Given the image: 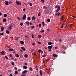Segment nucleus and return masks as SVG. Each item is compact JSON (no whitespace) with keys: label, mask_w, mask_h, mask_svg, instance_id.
I'll list each match as a JSON object with an SVG mask.
<instances>
[{"label":"nucleus","mask_w":76,"mask_h":76,"mask_svg":"<svg viewBox=\"0 0 76 76\" xmlns=\"http://www.w3.org/2000/svg\"><path fill=\"white\" fill-rule=\"evenodd\" d=\"M11 64L12 65H15V63L13 62H12V63H11Z\"/></svg>","instance_id":"c9c22d12"},{"label":"nucleus","mask_w":76,"mask_h":76,"mask_svg":"<svg viewBox=\"0 0 76 76\" xmlns=\"http://www.w3.org/2000/svg\"><path fill=\"white\" fill-rule=\"evenodd\" d=\"M60 6H58V9L56 10V12H58L59 11H60Z\"/></svg>","instance_id":"7ed1b4c3"},{"label":"nucleus","mask_w":76,"mask_h":76,"mask_svg":"<svg viewBox=\"0 0 76 76\" xmlns=\"http://www.w3.org/2000/svg\"><path fill=\"white\" fill-rule=\"evenodd\" d=\"M37 53V51H35L34 52V56H36V54Z\"/></svg>","instance_id":"c756f323"},{"label":"nucleus","mask_w":76,"mask_h":76,"mask_svg":"<svg viewBox=\"0 0 76 76\" xmlns=\"http://www.w3.org/2000/svg\"><path fill=\"white\" fill-rule=\"evenodd\" d=\"M25 23L26 25H29V23L28 21L26 22Z\"/></svg>","instance_id":"f3484780"},{"label":"nucleus","mask_w":76,"mask_h":76,"mask_svg":"<svg viewBox=\"0 0 76 76\" xmlns=\"http://www.w3.org/2000/svg\"><path fill=\"white\" fill-rule=\"evenodd\" d=\"M24 57L25 58H27V57H28V55L27 54H25L24 55Z\"/></svg>","instance_id":"cd10ccee"},{"label":"nucleus","mask_w":76,"mask_h":76,"mask_svg":"<svg viewBox=\"0 0 76 76\" xmlns=\"http://www.w3.org/2000/svg\"><path fill=\"white\" fill-rule=\"evenodd\" d=\"M25 76V74H23V75H21V76Z\"/></svg>","instance_id":"3c124183"},{"label":"nucleus","mask_w":76,"mask_h":76,"mask_svg":"<svg viewBox=\"0 0 76 76\" xmlns=\"http://www.w3.org/2000/svg\"><path fill=\"white\" fill-rule=\"evenodd\" d=\"M59 42H61V41H62V39H59Z\"/></svg>","instance_id":"37998d69"},{"label":"nucleus","mask_w":76,"mask_h":76,"mask_svg":"<svg viewBox=\"0 0 76 76\" xmlns=\"http://www.w3.org/2000/svg\"><path fill=\"white\" fill-rule=\"evenodd\" d=\"M4 27L2 26L1 27V31H4Z\"/></svg>","instance_id":"20e7f679"},{"label":"nucleus","mask_w":76,"mask_h":76,"mask_svg":"<svg viewBox=\"0 0 76 76\" xmlns=\"http://www.w3.org/2000/svg\"><path fill=\"white\" fill-rule=\"evenodd\" d=\"M34 35L33 34H32L31 35L32 38H34Z\"/></svg>","instance_id":"09e8293b"},{"label":"nucleus","mask_w":76,"mask_h":76,"mask_svg":"<svg viewBox=\"0 0 76 76\" xmlns=\"http://www.w3.org/2000/svg\"><path fill=\"white\" fill-rule=\"evenodd\" d=\"M29 5H30V6H32V4L30 3Z\"/></svg>","instance_id":"5fc2aeb1"},{"label":"nucleus","mask_w":76,"mask_h":76,"mask_svg":"<svg viewBox=\"0 0 76 76\" xmlns=\"http://www.w3.org/2000/svg\"><path fill=\"white\" fill-rule=\"evenodd\" d=\"M15 75H17V74H18V72H17V71L16 70L15 72Z\"/></svg>","instance_id":"b1692460"},{"label":"nucleus","mask_w":76,"mask_h":76,"mask_svg":"<svg viewBox=\"0 0 76 76\" xmlns=\"http://www.w3.org/2000/svg\"><path fill=\"white\" fill-rule=\"evenodd\" d=\"M43 8L44 9H45V10L46 9H47V7L45 6H44L43 7Z\"/></svg>","instance_id":"423d86ee"},{"label":"nucleus","mask_w":76,"mask_h":76,"mask_svg":"<svg viewBox=\"0 0 76 76\" xmlns=\"http://www.w3.org/2000/svg\"><path fill=\"white\" fill-rule=\"evenodd\" d=\"M50 29L49 28H48L47 30V31H48V32H50Z\"/></svg>","instance_id":"8fccbe9b"},{"label":"nucleus","mask_w":76,"mask_h":76,"mask_svg":"<svg viewBox=\"0 0 76 76\" xmlns=\"http://www.w3.org/2000/svg\"><path fill=\"white\" fill-rule=\"evenodd\" d=\"M15 69L16 70H17L18 69H17V67H15Z\"/></svg>","instance_id":"052dcab7"},{"label":"nucleus","mask_w":76,"mask_h":76,"mask_svg":"<svg viewBox=\"0 0 76 76\" xmlns=\"http://www.w3.org/2000/svg\"><path fill=\"white\" fill-rule=\"evenodd\" d=\"M5 57L6 59H8V57L7 56H5Z\"/></svg>","instance_id":"a19ab883"},{"label":"nucleus","mask_w":76,"mask_h":76,"mask_svg":"<svg viewBox=\"0 0 76 76\" xmlns=\"http://www.w3.org/2000/svg\"><path fill=\"white\" fill-rule=\"evenodd\" d=\"M9 3V2H8V1H5L4 2L5 4L6 5H8V3Z\"/></svg>","instance_id":"2eb2a0df"},{"label":"nucleus","mask_w":76,"mask_h":76,"mask_svg":"<svg viewBox=\"0 0 76 76\" xmlns=\"http://www.w3.org/2000/svg\"><path fill=\"white\" fill-rule=\"evenodd\" d=\"M44 32V30H42L40 31V32H41V33H42V32Z\"/></svg>","instance_id":"2f4dec72"},{"label":"nucleus","mask_w":76,"mask_h":76,"mask_svg":"<svg viewBox=\"0 0 76 76\" xmlns=\"http://www.w3.org/2000/svg\"><path fill=\"white\" fill-rule=\"evenodd\" d=\"M48 44L49 45H51L52 44V42H50L48 43Z\"/></svg>","instance_id":"6ab92c4d"},{"label":"nucleus","mask_w":76,"mask_h":76,"mask_svg":"<svg viewBox=\"0 0 76 76\" xmlns=\"http://www.w3.org/2000/svg\"><path fill=\"white\" fill-rule=\"evenodd\" d=\"M26 18V15H24L23 17V19H25Z\"/></svg>","instance_id":"39448f33"},{"label":"nucleus","mask_w":76,"mask_h":76,"mask_svg":"<svg viewBox=\"0 0 76 76\" xmlns=\"http://www.w3.org/2000/svg\"><path fill=\"white\" fill-rule=\"evenodd\" d=\"M64 18V16H63L61 18V19H63Z\"/></svg>","instance_id":"864d4df0"},{"label":"nucleus","mask_w":76,"mask_h":76,"mask_svg":"<svg viewBox=\"0 0 76 76\" xmlns=\"http://www.w3.org/2000/svg\"><path fill=\"white\" fill-rule=\"evenodd\" d=\"M3 21L4 22H6V19H3Z\"/></svg>","instance_id":"7c9ffc66"},{"label":"nucleus","mask_w":76,"mask_h":76,"mask_svg":"<svg viewBox=\"0 0 76 76\" xmlns=\"http://www.w3.org/2000/svg\"><path fill=\"white\" fill-rule=\"evenodd\" d=\"M41 37H42L41 35H38V38H41Z\"/></svg>","instance_id":"412c9836"},{"label":"nucleus","mask_w":76,"mask_h":76,"mask_svg":"<svg viewBox=\"0 0 76 76\" xmlns=\"http://www.w3.org/2000/svg\"><path fill=\"white\" fill-rule=\"evenodd\" d=\"M60 13L58 12L57 13L58 16H60Z\"/></svg>","instance_id":"bf43d9fd"},{"label":"nucleus","mask_w":76,"mask_h":76,"mask_svg":"<svg viewBox=\"0 0 76 76\" xmlns=\"http://www.w3.org/2000/svg\"><path fill=\"white\" fill-rule=\"evenodd\" d=\"M23 11H25V10H26L25 8L23 9Z\"/></svg>","instance_id":"69168bd1"},{"label":"nucleus","mask_w":76,"mask_h":76,"mask_svg":"<svg viewBox=\"0 0 76 76\" xmlns=\"http://www.w3.org/2000/svg\"><path fill=\"white\" fill-rule=\"evenodd\" d=\"M16 3L17 5H20V6H21V5H22L21 2H20V1H17Z\"/></svg>","instance_id":"f03ea898"},{"label":"nucleus","mask_w":76,"mask_h":76,"mask_svg":"<svg viewBox=\"0 0 76 76\" xmlns=\"http://www.w3.org/2000/svg\"><path fill=\"white\" fill-rule=\"evenodd\" d=\"M29 69L30 70V71H32V68L31 67L29 68Z\"/></svg>","instance_id":"473e14b6"},{"label":"nucleus","mask_w":76,"mask_h":76,"mask_svg":"<svg viewBox=\"0 0 76 76\" xmlns=\"http://www.w3.org/2000/svg\"><path fill=\"white\" fill-rule=\"evenodd\" d=\"M41 1H42V3H44V1H45V0H41Z\"/></svg>","instance_id":"58836bf2"},{"label":"nucleus","mask_w":76,"mask_h":76,"mask_svg":"<svg viewBox=\"0 0 76 76\" xmlns=\"http://www.w3.org/2000/svg\"><path fill=\"white\" fill-rule=\"evenodd\" d=\"M27 19H30V18L29 17H28L27 18Z\"/></svg>","instance_id":"338daca9"},{"label":"nucleus","mask_w":76,"mask_h":76,"mask_svg":"<svg viewBox=\"0 0 76 76\" xmlns=\"http://www.w3.org/2000/svg\"><path fill=\"white\" fill-rule=\"evenodd\" d=\"M29 25H32V23L31 22H30L29 23Z\"/></svg>","instance_id":"e2e57ef3"},{"label":"nucleus","mask_w":76,"mask_h":76,"mask_svg":"<svg viewBox=\"0 0 76 76\" xmlns=\"http://www.w3.org/2000/svg\"><path fill=\"white\" fill-rule=\"evenodd\" d=\"M64 23L62 25V26H61V28H63V26H64Z\"/></svg>","instance_id":"a878e982"},{"label":"nucleus","mask_w":76,"mask_h":76,"mask_svg":"<svg viewBox=\"0 0 76 76\" xmlns=\"http://www.w3.org/2000/svg\"><path fill=\"white\" fill-rule=\"evenodd\" d=\"M35 69H36V70H37V71H38V68L37 66H36Z\"/></svg>","instance_id":"aec40b11"},{"label":"nucleus","mask_w":76,"mask_h":76,"mask_svg":"<svg viewBox=\"0 0 76 76\" xmlns=\"http://www.w3.org/2000/svg\"><path fill=\"white\" fill-rule=\"evenodd\" d=\"M12 3V2L11 1H9V2H8V3L9 4H11Z\"/></svg>","instance_id":"a18cd8bd"},{"label":"nucleus","mask_w":76,"mask_h":76,"mask_svg":"<svg viewBox=\"0 0 76 76\" xmlns=\"http://www.w3.org/2000/svg\"><path fill=\"white\" fill-rule=\"evenodd\" d=\"M41 51H42V50H41V49H39V50H38V52L39 53H41Z\"/></svg>","instance_id":"393cba45"},{"label":"nucleus","mask_w":76,"mask_h":76,"mask_svg":"<svg viewBox=\"0 0 76 76\" xmlns=\"http://www.w3.org/2000/svg\"><path fill=\"white\" fill-rule=\"evenodd\" d=\"M53 46L52 45L50 46H48V49H51V48H53Z\"/></svg>","instance_id":"6e6552de"},{"label":"nucleus","mask_w":76,"mask_h":76,"mask_svg":"<svg viewBox=\"0 0 76 76\" xmlns=\"http://www.w3.org/2000/svg\"><path fill=\"white\" fill-rule=\"evenodd\" d=\"M20 42L21 44H22L23 45V44H24V42L23 41H21Z\"/></svg>","instance_id":"9b49d317"},{"label":"nucleus","mask_w":76,"mask_h":76,"mask_svg":"<svg viewBox=\"0 0 76 76\" xmlns=\"http://www.w3.org/2000/svg\"><path fill=\"white\" fill-rule=\"evenodd\" d=\"M37 43L38 44H41V43L40 42H38Z\"/></svg>","instance_id":"49530a36"},{"label":"nucleus","mask_w":76,"mask_h":76,"mask_svg":"<svg viewBox=\"0 0 76 76\" xmlns=\"http://www.w3.org/2000/svg\"><path fill=\"white\" fill-rule=\"evenodd\" d=\"M36 18L34 16H33L32 17V19H35Z\"/></svg>","instance_id":"72a5a7b5"},{"label":"nucleus","mask_w":76,"mask_h":76,"mask_svg":"<svg viewBox=\"0 0 76 76\" xmlns=\"http://www.w3.org/2000/svg\"><path fill=\"white\" fill-rule=\"evenodd\" d=\"M31 29H34V28H35V27H34V26H31Z\"/></svg>","instance_id":"e433bc0d"},{"label":"nucleus","mask_w":76,"mask_h":76,"mask_svg":"<svg viewBox=\"0 0 76 76\" xmlns=\"http://www.w3.org/2000/svg\"><path fill=\"white\" fill-rule=\"evenodd\" d=\"M28 72V71L27 70H24L23 72H22V73L24 74L26 73H27Z\"/></svg>","instance_id":"f8f14e48"},{"label":"nucleus","mask_w":76,"mask_h":76,"mask_svg":"<svg viewBox=\"0 0 76 76\" xmlns=\"http://www.w3.org/2000/svg\"><path fill=\"white\" fill-rule=\"evenodd\" d=\"M7 14H4V18H6L7 17Z\"/></svg>","instance_id":"5701e85b"},{"label":"nucleus","mask_w":76,"mask_h":76,"mask_svg":"<svg viewBox=\"0 0 76 76\" xmlns=\"http://www.w3.org/2000/svg\"><path fill=\"white\" fill-rule=\"evenodd\" d=\"M15 26L14 25L12 24L10 26L9 29L10 30H12V27H14Z\"/></svg>","instance_id":"f257e3e1"},{"label":"nucleus","mask_w":76,"mask_h":76,"mask_svg":"<svg viewBox=\"0 0 76 76\" xmlns=\"http://www.w3.org/2000/svg\"><path fill=\"white\" fill-rule=\"evenodd\" d=\"M23 69H28V67H27L26 66H23Z\"/></svg>","instance_id":"dca6fc26"},{"label":"nucleus","mask_w":76,"mask_h":76,"mask_svg":"<svg viewBox=\"0 0 76 76\" xmlns=\"http://www.w3.org/2000/svg\"><path fill=\"white\" fill-rule=\"evenodd\" d=\"M42 25L43 26H44V25H45V24H44V22H42Z\"/></svg>","instance_id":"ea45409f"},{"label":"nucleus","mask_w":76,"mask_h":76,"mask_svg":"<svg viewBox=\"0 0 76 76\" xmlns=\"http://www.w3.org/2000/svg\"><path fill=\"white\" fill-rule=\"evenodd\" d=\"M53 57H58V55H57V54H53Z\"/></svg>","instance_id":"1a4fd4ad"},{"label":"nucleus","mask_w":76,"mask_h":76,"mask_svg":"<svg viewBox=\"0 0 76 76\" xmlns=\"http://www.w3.org/2000/svg\"><path fill=\"white\" fill-rule=\"evenodd\" d=\"M9 56L10 57H12V54H10Z\"/></svg>","instance_id":"6e6d98bb"},{"label":"nucleus","mask_w":76,"mask_h":76,"mask_svg":"<svg viewBox=\"0 0 76 76\" xmlns=\"http://www.w3.org/2000/svg\"><path fill=\"white\" fill-rule=\"evenodd\" d=\"M32 44L33 45H35V43H33Z\"/></svg>","instance_id":"680f3d73"},{"label":"nucleus","mask_w":76,"mask_h":76,"mask_svg":"<svg viewBox=\"0 0 76 76\" xmlns=\"http://www.w3.org/2000/svg\"><path fill=\"white\" fill-rule=\"evenodd\" d=\"M46 54L45 53L44 55H42V57H46Z\"/></svg>","instance_id":"4be33fe9"},{"label":"nucleus","mask_w":76,"mask_h":76,"mask_svg":"<svg viewBox=\"0 0 76 76\" xmlns=\"http://www.w3.org/2000/svg\"><path fill=\"white\" fill-rule=\"evenodd\" d=\"M72 25H73V24H70V26H69L70 27H71V26H72Z\"/></svg>","instance_id":"de8ad7c7"},{"label":"nucleus","mask_w":76,"mask_h":76,"mask_svg":"<svg viewBox=\"0 0 76 76\" xmlns=\"http://www.w3.org/2000/svg\"><path fill=\"white\" fill-rule=\"evenodd\" d=\"M10 76H13V75L12 74H11L10 75Z\"/></svg>","instance_id":"774afa93"},{"label":"nucleus","mask_w":76,"mask_h":76,"mask_svg":"<svg viewBox=\"0 0 76 76\" xmlns=\"http://www.w3.org/2000/svg\"><path fill=\"white\" fill-rule=\"evenodd\" d=\"M28 64V63H27L26 62H25L24 63V65H26Z\"/></svg>","instance_id":"603ef678"},{"label":"nucleus","mask_w":76,"mask_h":76,"mask_svg":"<svg viewBox=\"0 0 76 76\" xmlns=\"http://www.w3.org/2000/svg\"><path fill=\"white\" fill-rule=\"evenodd\" d=\"M0 35H3V36H4V33H0Z\"/></svg>","instance_id":"c85d7f7f"},{"label":"nucleus","mask_w":76,"mask_h":76,"mask_svg":"<svg viewBox=\"0 0 76 76\" xmlns=\"http://www.w3.org/2000/svg\"><path fill=\"white\" fill-rule=\"evenodd\" d=\"M15 39H16V40H17V41H18V37H16Z\"/></svg>","instance_id":"f704fd0d"},{"label":"nucleus","mask_w":76,"mask_h":76,"mask_svg":"<svg viewBox=\"0 0 76 76\" xmlns=\"http://www.w3.org/2000/svg\"><path fill=\"white\" fill-rule=\"evenodd\" d=\"M39 27H41V24H39Z\"/></svg>","instance_id":"79ce46f5"},{"label":"nucleus","mask_w":76,"mask_h":76,"mask_svg":"<svg viewBox=\"0 0 76 76\" xmlns=\"http://www.w3.org/2000/svg\"><path fill=\"white\" fill-rule=\"evenodd\" d=\"M39 73L41 76H42V71H41V70H40Z\"/></svg>","instance_id":"ddd939ff"},{"label":"nucleus","mask_w":76,"mask_h":76,"mask_svg":"<svg viewBox=\"0 0 76 76\" xmlns=\"http://www.w3.org/2000/svg\"><path fill=\"white\" fill-rule=\"evenodd\" d=\"M58 14H57V13L56 12V13L55 14V16H57Z\"/></svg>","instance_id":"0e129e2a"},{"label":"nucleus","mask_w":76,"mask_h":76,"mask_svg":"<svg viewBox=\"0 0 76 76\" xmlns=\"http://www.w3.org/2000/svg\"><path fill=\"white\" fill-rule=\"evenodd\" d=\"M1 54L2 55H4V51H2Z\"/></svg>","instance_id":"bb28decb"},{"label":"nucleus","mask_w":76,"mask_h":76,"mask_svg":"<svg viewBox=\"0 0 76 76\" xmlns=\"http://www.w3.org/2000/svg\"><path fill=\"white\" fill-rule=\"evenodd\" d=\"M40 15H41V13L39 12L38 14V16H40Z\"/></svg>","instance_id":"4c0bfd02"},{"label":"nucleus","mask_w":76,"mask_h":76,"mask_svg":"<svg viewBox=\"0 0 76 76\" xmlns=\"http://www.w3.org/2000/svg\"><path fill=\"white\" fill-rule=\"evenodd\" d=\"M21 48L22 50H23V51H25V50H26V49H25V48L23 47H21Z\"/></svg>","instance_id":"0eeeda50"},{"label":"nucleus","mask_w":76,"mask_h":76,"mask_svg":"<svg viewBox=\"0 0 76 76\" xmlns=\"http://www.w3.org/2000/svg\"><path fill=\"white\" fill-rule=\"evenodd\" d=\"M8 50L10 51H13L14 50L12 48H10L8 49Z\"/></svg>","instance_id":"4468645a"},{"label":"nucleus","mask_w":76,"mask_h":76,"mask_svg":"<svg viewBox=\"0 0 76 76\" xmlns=\"http://www.w3.org/2000/svg\"><path fill=\"white\" fill-rule=\"evenodd\" d=\"M15 56L16 57H17V58H18V57H19V56L18 54H15Z\"/></svg>","instance_id":"9d476101"},{"label":"nucleus","mask_w":76,"mask_h":76,"mask_svg":"<svg viewBox=\"0 0 76 76\" xmlns=\"http://www.w3.org/2000/svg\"><path fill=\"white\" fill-rule=\"evenodd\" d=\"M58 5H56V6L55 7V8H58Z\"/></svg>","instance_id":"4d7b16f0"},{"label":"nucleus","mask_w":76,"mask_h":76,"mask_svg":"<svg viewBox=\"0 0 76 76\" xmlns=\"http://www.w3.org/2000/svg\"><path fill=\"white\" fill-rule=\"evenodd\" d=\"M6 32L7 34H10V32L8 30H6Z\"/></svg>","instance_id":"a211bd4d"},{"label":"nucleus","mask_w":76,"mask_h":76,"mask_svg":"<svg viewBox=\"0 0 76 76\" xmlns=\"http://www.w3.org/2000/svg\"><path fill=\"white\" fill-rule=\"evenodd\" d=\"M20 26H22V25H23V23H20Z\"/></svg>","instance_id":"13d9d810"},{"label":"nucleus","mask_w":76,"mask_h":76,"mask_svg":"<svg viewBox=\"0 0 76 76\" xmlns=\"http://www.w3.org/2000/svg\"><path fill=\"white\" fill-rule=\"evenodd\" d=\"M47 21L48 22H50V19H47Z\"/></svg>","instance_id":"c03bdc74"}]
</instances>
